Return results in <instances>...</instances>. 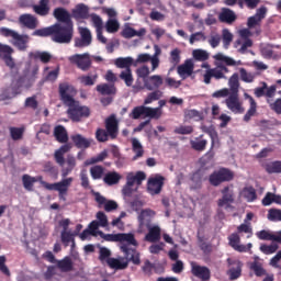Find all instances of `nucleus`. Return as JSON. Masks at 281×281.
<instances>
[{"instance_id": "1", "label": "nucleus", "mask_w": 281, "mask_h": 281, "mask_svg": "<svg viewBox=\"0 0 281 281\" xmlns=\"http://www.w3.org/2000/svg\"><path fill=\"white\" fill-rule=\"evenodd\" d=\"M32 36H40L42 38L50 36L54 43L69 45L74 41V24L55 23L48 27L35 30Z\"/></svg>"}, {"instance_id": "2", "label": "nucleus", "mask_w": 281, "mask_h": 281, "mask_svg": "<svg viewBox=\"0 0 281 281\" xmlns=\"http://www.w3.org/2000/svg\"><path fill=\"white\" fill-rule=\"evenodd\" d=\"M71 150V144H64L60 148L55 151L54 158L58 166L64 167L66 164V168L61 170V177L66 178L69 176L75 168L77 167L76 157L72 155H67L65 159V154Z\"/></svg>"}, {"instance_id": "3", "label": "nucleus", "mask_w": 281, "mask_h": 281, "mask_svg": "<svg viewBox=\"0 0 281 281\" xmlns=\"http://www.w3.org/2000/svg\"><path fill=\"white\" fill-rule=\"evenodd\" d=\"M104 124L105 130L98 128L95 131V139L100 143H106L109 139L116 140L120 133L117 117L112 114L105 119Z\"/></svg>"}, {"instance_id": "4", "label": "nucleus", "mask_w": 281, "mask_h": 281, "mask_svg": "<svg viewBox=\"0 0 281 281\" xmlns=\"http://www.w3.org/2000/svg\"><path fill=\"white\" fill-rule=\"evenodd\" d=\"M36 75L37 72L36 71H33V72H18V71H14V72H11V78H12V89H13V93H16V90L18 89H21V88H25V89H29L33 86V83L36 81Z\"/></svg>"}, {"instance_id": "5", "label": "nucleus", "mask_w": 281, "mask_h": 281, "mask_svg": "<svg viewBox=\"0 0 281 281\" xmlns=\"http://www.w3.org/2000/svg\"><path fill=\"white\" fill-rule=\"evenodd\" d=\"M2 36L7 38H12V45L19 49V52H25L27 49V44L30 43V35H21L16 31L2 27L0 29Z\"/></svg>"}, {"instance_id": "6", "label": "nucleus", "mask_w": 281, "mask_h": 281, "mask_svg": "<svg viewBox=\"0 0 281 281\" xmlns=\"http://www.w3.org/2000/svg\"><path fill=\"white\" fill-rule=\"evenodd\" d=\"M130 117L132 120L149 119V120H159L161 119V112H159V108H148L145 105H138L133 108Z\"/></svg>"}, {"instance_id": "7", "label": "nucleus", "mask_w": 281, "mask_h": 281, "mask_svg": "<svg viewBox=\"0 0 281 281\" xmlns=\"http://www.w3.org/2000/svg\"><path fill=\"white\" fill-rule=\"evenodd\" d=\"M77 90L75 86H71L69 82H60L58 83V95L60 97V101L66 106H71L76 103L75 95Z\"/></svg>"}, {"instance_id": "8", "label": "nucleus", "mask_w": 281, "mask_h": 281, "mask_svg": "<svg viewBox=\"0 0 281 281\" xmlns=\"http://www.w3.org/2000/svg\"><path fill=\"white\" fill-rule=\"evenodd\" d=\"M234 179V172L228 168H220L209 176V183L213 187H218L222 183L229 182Z\"/></svg>"}, {"instance_id": "9", "label": "nucleus", "mask_w": 281, "mask_h": 281, "mask_svg": "<svg viewBox=\"0 0 281 281\" xmlns=\"http://www.w3.org/2000/svg\"><path fill=\"white\" fill-rule=\"evenodd\" d=\"M72 181H74L72 177H69L55 183H48L46 181H42V186H44L46 190L58 192V196H64L69 191V188Z\"/></svg>"}, {"instance_id": "10", "label": "nucleus", "mask_w": 281, "mask_h": 281, "mask_svg": "<svg viewBox=\"0 0 281 281\" xmlns=\"http://www.w3.org/2000/svg\"><path fill=\"white\" fill-rule=\"evenodd\" d=\"M154 47H155L154 56L151 57L147 53L139 54L137 56V59H134V67H137V65L142 63H151V69L153 71H155V69L159 67V55L161 54V48H159L158 45H155Z\"/></svg>"}, {"instance_id": "11", "label": "nucleus", "mask_w": 281, "mask_h": 281, "mask_svg": "<svg viewBox=\"0 0 281 281\" xmlns=\"http://www.w3.org/2000/svg\"><path fill=\"white\" fill-rule=\"evenodd\" d=\"M67 106L69 108L68 115H70V120H72V122H80L82 119H88L89 115H91V110H89L88 106L76 103Z\"/></svg>"}, {"instance_id": "12", "label": "nucleus", "mask_w": 281, "mask_h": 281, "mask_svg": "<svg viewBox=\"0 0 281 281\" xmlns=\"http://www.w3.org/2000/svg\"><path fill=\"white\" fill-rule=\"evenodd\" d=\"M166 182V177L161 175H155L154 177H149L147 180V192L151 195H158L161 193L164 184Z\"/></svg>"}, {"instance_id": "13", "label": "nucleus", "mask_w": 281, "mask_h": 281, "mask_svg": "<svg viewBox=\"0 0 281 281\" xmlns=\"http://www.w3.org/2000/svg\"><path fill=\"white\" fill-rule=\"evenodd\" d=\"M68 60L71 65H76V67L82 71H87L91 68V55H89V53L75 54L68 57Z\"/></svg>"}, {"instance_id": "14", "label": "nucleus", "mask_w": 281, "mask_h": 281, "mask_svg": "<svg viewBox=\"0 0 281 281\" xmlns=\"http://www.w3.org/2000/svg\"><path fill=\"white\" fill-rule=\"evenodd\" d=\"M225 105L227 109L234 114H244L245 108H243L241 102L239 101V97L237 92H231L227 99H225Z\"/></svg>"}, {"instance_id": "15", "label": "nucleus", "mask_w": 281, "mask_h": 281, "mask_svg": "<svg viewBox=\"0 0 281 281\" xmlns=\"http://www.w3.org/2000/svg\"><path fill=\"white\" fill-rule=\"evenodd\" d=\"M214 58L216 67L223 71H227V67H237V65L240 64V61H236L234 58L225 56L221 53L214 55Z\"/></svg>"}, {"instance_id": "16", "label": "nucleus", "mask_w": 281, "mask_h": 281, "mask_svg": "<svg viewBox=\"0 0 281 281\" xmlns=\"http://www.w3.org/2000/svg\"><path fill=\"white\" fill-rule=\"evenodd\" d=\"M265 16H267V7H260L259 9H257L256 13L252 16L248 18V21H247L248 30H254V27H259Z\"/></svg>"}, {"instance_id": "17", "label": "nucleus", "mask_w": 281, "mask_h": 281, "mask_svg": "<svg viewBox=\"0 0 281 281\" xmlns=\"http://www.w3.org/2000/svg\"><path fill=\"white\" fill-rule=\"evenodd\" d=\"M228 266H231L227 274L231 281H235L241 277L243 273V262L239 260L227 259Z\"/></svg>"}, {"instance_id": "18", "label": "nucleus", "mask_w": 281, "mask_h": 281, "mask_svg": "<svg viewBox=\"0 0 281 281\" xmlns=\"http://www.w3.org/2000/svg\"><path fill=\"white\" fill-rule=\"evenodd\" d=\"M0 54H3L2 58L9 69H14L16 67V63L14 61V58H12V54H14V48H12V46L0 43Z\"/></svg>"}, {"instance_id": "19", "label": "nucleus", "mask_w": 281, "mask_h": 281, "mask_svg": "<svg viewBox=\"0 0 281 281\" xmlns=\"http://www.w3.org/2000/svg\"><path fill=\"white\" fill-rule=\"evenodd\" d=\"M53 16L58 21V23H64L63 25H71L74 21L71 20V14L67 9L59 7L53 11Z\"/></svg>"}, {"instance_id": "20", "label": "nucleus", "mask_w": 281, "mask_h": 281, "mask_svg": "<svg viewBox=\"0 0 281 281\" xmlns=\"http://www.w3.org/2000/svg\"><path fill=\"white\" fill-rule=\"evenodd\" d=\"M79 34L81 38L75 40V47H89L92 41L91 31L87 27H79Z\"/></svg>"}, {"instance_id": "21", "label": "nucleus", "mask_w": 281, "mask_h": 281, "mask_svg": "<svg viewBox=\"0 0 281 281\" xmlns=\"http://www.w3.org/2000/svg\"><path fill=\"white\" fill-rule=\"evenodd\" d=\"M236 19H238V16L229 8H222V11L218 14V21L221 23H226L227 25H232L233 23H235Z\"/></svg>"}, {"instance_id": "22", "label": "nucleus", "mask_w": 281, "mask_h": 281, "mask_svg": "<svg viewBox=\"0 0 281 281\" xmlns=\"http://www.w3.org/2000/svg\"><path fill=\"white\" fill-rule=\"evenodd\" d=\"M19 23L27 27V30H36V27H38V19L30 13L20 15Z\"/></svg>"}, {"instance_id": "23", "label": "nucleus", "mask_w": 281, "mask_h": 281, "mask_svg": "<svg viewBox=\"0 0 281 281\" xmlns=\"http://www.w3.org/2000/svg\"><path fill=\"white\" fill-rule=\"evenodd\" d=\"M121 250L125 254L128 261H132L134 266L140 265V254L136 249H132L128 246H121Z\"/></svg>"}, {"instance_id": "24", "label": "nucleus", "mask_w": 281, "mask_h": 281, "mask_svg": "<svg viewBox=\"0 0 281 281\" xmlns=\"http://www.w3.org/2000/svg\"><path fill=\"white\" fill-rule=\"evenodd\" d=\"M53 136L56 138V142L60 144H68L69 134H67V130L64 125H56L55 130H53Z\"/></svg>"}, {"instance_id": "25", "label": "nucleus", "mask_w": 281, "mask_h": 281, "mask_svg": "<svg viewBox=\"0 0 281 281\" xmlns=\"http://www.w3.org/2000/svg\"><path fill=\"white\" fill-rule=\"evenodd\" d=\"M222 199H218L217 201L218 207L229 205L234 202V192L228 187H224V189H222Z\"/></svg>"}, {"instance_id": "26", "label": "nucleus", "mask_w": 281, "mask_h": 281, "mask_svg": "<svg viewBox=\"0 0 281 281\" xmlns=\"http://www.w3.org/2000/svg\"><path fill=\"white\" fill-rule=\"evenodd\" d=\"M193 277L200 278L202 281H210L211 270L207 267L192 266L191 270Z\"/></svg>"}, {"instance_id": "27", "label": "nucleus", "mask_w": 281, "mask_h": 281, "mask_svg": "<svg viewBox=\"0 0 281 281\" xmlns=\"http://www.w3.org/2000/svg\"><path fill=\"white\" fill-rule=\"evenodd\" d=\"M71 142L74 143V146L77 147L78 149H88L91 147V139L90 138H85L82 137L81 134H75L71 135Z\"/></svg>"}, {"instance_id": "28", "label": "nucleus", "mask_w": 281, "mask_h": 281, "mask_svg": "<svg viewBox=\"0 0 281 281\" xmlns=\"http://www.w3.org/2000/svg\"><path fill=\"white\" fill-rule=\"evenodd\" d=\"M72 19L80 21L81 19H89V7L85 3H79L72 9Z\"/></svg>"}, {"instance_id": "29", "label": "nucleus", "mask_w": 281, "mask_h": 281, "mask_svg": "<svg viewBox=\"0 0 281 281\" xmlns=\"http://www.w3.org/2000/svg\"><path fill=\"white\" fill-rule=\"evenodd\" d=\"M114 65L117 69L131 71V67H135V59L133 57H119L114 60Z\"/></svg>"}, {"instance_id": "30", "label": "nucleus", "mask_w": 281, "mask_h": 281, "mask_svg": "<svg viewBox=\"0 0 281 281\" xmlns=\"http://www.w3.org/2000/svg\"><path fill=\"white\" fill-rule=\"evenodd\" d=\"M144 180H146V173L143 171H138L136 175H134V172H130L126 176V184L128 186H134L135 183L140 186Z\"/></svg>"}, {"instance_id": "31", "label": "nucleus", "mask_w": 281, "mask_h": 281, "mask_svg": "<svg viewBox=\"0 0 281 281\" xmlns=\"http://www.w3.org/2000/svg\"><path fill=\"white\" fill-rule=\"evenodd\" d=\"M203 137H204V135L201 134L200 137H196V138H193L192 140H190V146H191L192 150L202 153L206 149L207 140Z\"/></svg>"}, {"instance_id": "32", "label": "nucleus", "mask_w": 281, "mask_h": 281, "mask_svg": "<svg viewBox=\"0 0 281 281\" xmlns=\"http://www.w3.org/2000/svg\"><path fill=\"white\" fill-rule=\"evenodd\" d=\"M144 240L151 244L158 243L161 240V229L158 226L149 228L146 237H144Z\"/></svg>"}, {"instance_id": "33", "label": "nucleus", "mask_w": 281, "mask_h": 281, "mask_svg": "<svg viewBox=\"0 0 281 281\" xmlns=\"http://www.w3.org/2000/svg\"><path fill=\"white\" fill-rule=\"evenodd\" d=\"M33 11L38 16H47L49 14V0H40L38 4L33 5Z\"/></svg>"}, {"instance_id": "34", "label": "nucleus", "mask_w": 281, "mask_h": 281, "mask_svg": "<svg viewBox=\"0 0 281 281\" xmlns=\"http://www.w3.org/2000/svg\"><path fill=\"white\" fill-rule=\"evenodd\" d=\"M30 56L34 60H40L43 65H47V63H52L54 59V56L49 52L37 50L35 53H31Z\"/></svg>"}, {"instance_id": "35", "label": "nucleus", "mask_w": 281, "mask_h": 281, "mask_svg": "<svg viewBox=\"0 0 281 281\" xmlns=\"http://www.w3.org/2000/svg\"><path fill=\"white\" fill-rule=\"evenodd\" d=\"M162 85V78L161 76H151L144 80V87L148 90H155L161 87Z\"/></svg>"}, {"instance_id": "36", "label": "nucleus", "mask_w": 281, "mask_h": 281, "mask_svg": "<svg viewBox=\"0 0 281 281\" xmlns=\"http://www.w3.org/2000/svg\"><path fill=\"white\" fill-rule=\"evenodd\" d=\"M106 265L113 270H125L128 268V261H124L117 258L106 259Z\"/></svg>"}, {"instance_id": "37", "label": "nucleus", "mask_w": 281, "mask_h": 281, "mask_svg": "<svg viewBox=\"0 0 281 281\" xmlns=\"http://www.w3.org/2000/svg\"><path fill=\"white\" fill-rule=\"evenodd\" d=\"M55 263H57L58 270H60L63 273H68L74 268L70 257H64L61 260H57Z\"/></svg>"}, {"instance_id": "38", "label": "nucleus", "mask_w": 281, "mask_h": 281, "mask_svg": "<svg viewBox=\"0 0 281 281\" xmlns=\"http://www.w3.org/2000/svg\"><path fill=\"white\" fill-rule=\"evenodd\" d=\"M261 203L265 206H269L273 203H276L277 205H281V195L276 194V193H271V192H267L265 198H262Z\"/></svg>"}, {"instance_id": "39", "label": "nucleus", "mask_w": 281, "mask_h": 281, "mask_svg": "<svg viewBox=\"0 0 281 281\" xmlns=\"http://www.w3.org/2000/svg\"><path fill=\"white\" fill-rule=\"evenodd\" d=\"M95 90H98L101 95H114L115 93H117V89L115 88V86L109 83H101L95 87Z\"/></svg>"}, {"instance_id": "40", "label": "nucleus", "mask_w": 281, "mask_h": 281, "mask_svg": "<svg viewBox=\"0 0 281 281\" xmlns=\"http://www.w3.org/2000/svg\"><path fill=\"white\" fill-rule=\"evenodd\" d=\"M256 236H257V238H259V240H272V241H277V243L281 244L280 236H277L273 233H270L269 231H266V229L257 232Z\"/></svg>"}, {"instance_id": "41", "label": "nucleus", "mask_w": 281, "mask_h": 281, "mask_svg": "<svg viewBox=\"0 0 281 281\" xmlns=\"http://www.w3.org/2000/svg\"><path fill=\"white\" fill-rule=\"evenodd\" d=\"M249 270H251L252 273H255V276L257 278H262L265 276H268L267 274V270L263 268V265L261 262H259V261L250 262Z\"/></svg>"}, {"instance_id": "42", "label": "nucleus", "mask_w": 281, "mask_h": 281, "mask_svg": "<svg viewBox=\"0 0 281 281\" xmlns=\"http://www.w3.org/2000/svg\"><path fill=\"white\" fill-rule=\"evenodd\" d=\"M122 179L121 175L119 172H106L103 182L111 187L120 183V180Z\"/></svg>"}, {"instance_id": "43", "label": "nucleus", "mask_w": 281, "mask_h": 281, "mask_svg": "<svg viewBox=\"0 0 281 281\" xmlns=\"http://www.w3.org/2000/svg\"><path fill=\"white\" fill-rule=\"evenodd\" d=\"M249 99V110L248 112H246L245 116H244V122L245 123H249V121L256 115V111L258 108V104L256 103L255 99L252 97H248Z\"/></svg>"}, {"instance_id": "44", "label": "nucleus", "mask_w": 281, "mask_h": 281, "mask_svg": "<svg viewBox=\"0 0 281 281\" xmlns=\"http://www.w3.org/2000/svg\"><path fill=\"white\" fill-rule=\"evenodd\" d=\"M241 195L248 202H254L258 199V195L256 194V190L251 186L250 187H245L244 190H241Z\"/></svg>"}, {"instance_id": "45", "label": "nucleus", "mask_w": 281, "mask_h": 281, "mask_svg": "<svg viewBox=\"0 0 281 281\" xmlns=\"http://www.w3.org/2000/svg\"><path fill=\"white\" fill-rule=\"evenodd\" d=\"M132 150L135 154L133 157V160H136L137 158H142L143 154H145V150L142 147V144L136 138H133L132 140Z\"/></svg>"}, {"instance_id": "46", "label": "nucleus", "mask_w": 281, "mask_h": 281, "mask_svg": "<svg viewBox=\"0 0 281 281\" xmlns=\"http://www.w3.org/2000/svg\"><path fill=\"white\" fill-rule=\"evenodd\" d=\"M202 132L206 133L209 137H211V140H212L211 151H212L215 147V142L218 138L217 132L214 128V126H202Z\"/></svg>"}, {"instance_id": "47", "label": "nucleus", "mask_w": 281, "mask_h": 281, "mask_svg": "<svg viewBox=\"0 0 281 281\" xmlns=\"http://www.w3.org/2000/svg\"><path fill=\"white\" fill-rule=\"evenodd\" d=\"M108 158V150H103L101 151L99 155H95L94 157L87 159V161H85V166H92L95 165L98 162H103L104 159Z\"/></svg>"}, {"instance_id": "48", "label": "nucleus", "mask_w": 281, "mask_h": 281, "mask_svg": "<svg viewBox=\"0 0 281 281\" xmlns=\"http://www.w3.org/2000/svg\"><path fill=\"white\" fill-rule=\"evenodd\" d=\"M77 235L67 231H63L60 234V239H61V244L64 245V247H69L70 243H75V237Z\"/></svg>"}, {"instance_id": "49", "label": "nucleus", "mask_w": 281, "mask_h": 281, "mask_svg": "<svg viewBox=\"0 0 281 281\" xmlns=\"http://www.w3.org/2000/svg\"><path fill=\"white\" fill-rule=\"evenodd\" d=\"M22 182H23V187L25 190L32 192L33 191V187H34V183L37 182L36 178L35 177H32L30 175H23L22 177Z\"/></svg>"}, {"instance_id": "50", "label": "nucleus", "mask_w": 281, "mask_h": 281, "mask_svg": "<svg viewBox=\"0 0 281 281\" xmlns=\"http://www.w3.org/2000/svg\"><path fill=\"white\" fill-rule=\"evenodd\" d=\"M105 30L109 34H115L120 31V22L115 19H109L105 23Z\"/></svg>"}, {"instance_id": "51", "label": "nucleus", "mask_w": 281, "mask_h": 281, "mask_svg": "<svg viewBox=\"0 0 281 281\" xmlns=\"http://www.w3.org/2000/svg\"><path fill=\"white\" fill-rule=\"evenodd\" d=\"M119 243H127V245H133L134 247H137V241L134 234L132 233H121Z\"/></svg>"}, {"instance_id": "52", "label": "nucleus", "mask_w": 281, "mask_h": 281, "mask_svg": "<svg viewBox=\"0 0 281 281\" xmlns=\"http://www.w3.org/2000/svg\"><path fill=\"white\" fill-rule=\"evenodd\" d=\"M202 188V173L195 172L191 177V189L200 190Z\"/></svg>"}, {"instance_id": "53", "label": "nucleus", "mask_w": 281, "mask_h": 281, "mask_svg": "<svg viewBox=\"0 0 281 281\" xmlns=\"http://www.w3.org/2000/svg\"><path fill=\"white\" fill-rule=\"evenodd\" d=\"M266 171L268 175L281 173V161H273L266 165Z\"/></svg>"}, {"instance_id": "54", "label": "nucleus", "mask_w": 281, "mask_h": 281, "mask_svg": "<svg viewBox=\"0 0 281 281\" xmlns=\"http://www.w3.org/2000/svg\"><path fill=\"white\" fill-rule=\"evenodd\" d=\"M9 133L13 142L21 140L23 138L24 128L23 127H9Z\"/></svg>"}, {"instance_id": "55", "label": "nucleus", "mask_w": 281, "mask_h": 281, "mask_svg": "<svg viewBox=\"0 0 281 281\" xmlns=\"http://www.w3.org/2000/svg\"><path fill=\"white\" fill-rule=\"evenodd\" d=\"M104 175V168L102 166L95 165L92 168H90V176L93 180L102 179Z\"/></svg>"}, {"instance_id": "56", "label": "nucleus", "mask_w": 281, "mask_h": 281, "mask_svg": "<svg viewBox=\"0 0 281 281\" xmlns=\"http://www.w3.org/2000/svg\"><path fill=\"white\" fill-rule=\"evenodd\" d=\"M192 56L194 60H200L201 63H205L210 58V54L203 49H194Z\"/></svg>"}, {"instance_id": "57", "label": "nucleus", "mask_w": 281, "mask_h": 281, "mask_svg": "<svg viewBox=\"0 0 281 281\" xmlns=\"http://www.w3.org/2000/svg\"><path fill=\"white\" fill-rule=\"evenodd\" d=\"M162 95L161 90H155L151 93L147 94L146 100H144V105H148L155 101H158Z\"/></svg>"}, {"instance_id": "58", "label": "nucleus", "mask_w": 281, "mask_h": 281, "mask_svg": "<svg viewBox=\"0 0 281 281\" xmlns=\"http://www.w3.org/2000/svg\"><path fill=\"white\" fill-rule=\"evenodd\" d=\"M177 71H194V59H187L183 64L178 66Z\"/></svg>"}, {"instance_id": "59", "label": "nucleus", "mask_w": 281, "mask_h": 281, "mask_svg": "<svg viewBox=\"0 0 281 281\" xmlns=\"http://www.w3.org/2000/svg\"><path fill=\"white\" fill-rule=\"evenodd\" d=\"M222 41L224 43V47L232 45V42L234 41V35L229 32V30L224 29L222 31Z\"/></svg>"}, {"instance_id": "60", "label": "nucleus", "mask_w": 281, "mask_h": 281, "mask_svg": "<svg viewBox=\"0 0 281 281\" xmlns=\"http://www.w3.org/2000/svg\"><path fill=\"white\" fill-rule=\"evenodd\" d=\"M193 126L191 125H180L179 127L175 128V134L178 135H190L191 133H193Z\"/></svg>"}, {"instance_id": "61", "label": "nucleus", "mask_w": 281, "mask_h": 281, "mask_svg": "<svg viewBox=\"0 0 281 281\" xmlns=\"http://www.w3.org/2000/svg\"><path fill=\"white\" fill-rule=\"evenodd\" d=\"M100 236L101 238H103L105 241L109 243H119L120 238H121V233L117 234H104L102 232H100Z\"/></svg>"}, {"instance_id": "62", "label": "nucleus", "mask_w": 281, "mask_h": 281, "mask_svg": "<svg viewBox=\"0 0 281 281\" xmlns=\"http://www.w3.org/2000/svg\"><path fill=\"white\" fill-rule=\"evenodd\" d=\"M278 245L277 244H271L270 246L267 245H261L260 246V251L267 256L273 255L278 250Z\"/></svg>"}, {"instance_id": "63", "label": "nucleus", "mask_w": 281, "mask_h": 281, "mask_svg": "<svg viewBox=\"0 0 281 281\" xmlns=\"http://www.w3.org/2000/svg\"><path fill=\"white\" fill-rule=\"evenodd\" d=\"M268 220L271 222H281V210L271 209L268 211Z\"/></svg>"}, {"instance_id": "64", "label": "nucleus", "mask_w": 281, "mask_h": 281, "mask_svg": "<svg viewBox=\"0 0 281 281\" xmlns=\"http://www.w3.org/2000/svg\"><path fill=\"white\" fill-rule=\"evenodd\" d=\"M270 109L276 112L278 115H281V99H277L276 102L271 103L270 99H267Z\"/></svg>"}]
</instances>
